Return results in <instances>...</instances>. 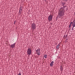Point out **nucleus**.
<instances>
[{"label": "nucleus", "mask_w": 75, "mask_h": 75, "mask_svg": "<svg viewBox=\"0 0 75 75\" xmlns=\"http://www.w3.org/2000/svg\"><path fill=\"white\" fill-rule=\"evenodd\" d=\"M67 7V6H62H62L60 7V9L59 11V17H62V16H63L64 15L65 13V7Z\"/></svg>", "instance_id": "1"}, {"label": "nucleus", "mask_w": 75, "mask_h": 75, "mask_svg": "<svg viewBox=\"0 0 75 75\" xmlns=\"http://www.w3.org/2000/svg\"><path fill=\"white\" fill-rule=\"evenodd\" d=\"M31 29L33 30H35L36 28V25L35 24V23H33L31 25Z\"/></svg>", "instance_id": "2"}, {"label": "nucleus", "mask_w": 75, "mask_h": 75, "mask_svg": "<svg viewBox=\"0 0 75 75\" xmlns=\"http://www.w3.org/2000/svg\"><path fill=\"white\" fill-rule=\"evenodd\" d=\"M28 55H30L31 54V49L30 48H29L27 52Z\"/></svg>", "instance_id": "3"}, {"label": "nucleus", "mask_w": 75, "mask_h": 75, "mask_svg": "<svg viewBox=\"0 0 75 75\" xmlns=\"http://www.w3.org/2000/svg\"><path fill=\"white\" fill-rule=\"evenodd\" d=\"M52 19V15H50L48 17V20L49 21H51Z\"/></svg>", "instance_id": "4"}, {"label": "nucleus", "mask_w": 75, "mask_h": 75, "mask_svg": "<svg viewBox=\"0 0 75 75\" xmlns=\"http://www.w3.org/2000/svg\"><path fill=\"white\" fill-rule=\"evenodd\" d=\"M72 26L73 27H75V20H74L73 22Z\"/></svg>", "instance_id": "5"}, {"label": "nucleus", "mask_w": 75, "mask_h": 75, "mask_svg": "<svg viewBox=\"0 0 75 75\" xmlns=\"http://www.w3.org/2000/svg\"><path fill=\"white\" fill-rule=\"evenodd\" d=\"M53 64H54V61H52L50 63V67H52V66H53Z\"/></svg>", "instance_id": "6"}, {"label": "nucleus", "mask_w": 75, "mask_h": 75, "mask_svg": "<svg viewBox=\"0 0 75 75\" xmlns=\"http://www.w3.org/2000/svg\"><path fill=\"white\" fill-rule=\"evenodd\" d=\"M16 44V43H14L12 45H11V47L12 48H14V47H15V45Z\"/></svg>", "instance_id": "7"}, {"label": "nucleus", "mask_w": 75, "mask_h": 75, "mask_svg": "<svg viewBox=\"0 0 75 75\" xmlns=\"http://www.w3.org/2000/svg\"><path fill=\"white\" fill-rule=\"evenodd\" d=\"M22 8H23V7L22 6H21L20 8L19 11V12L20 13H21V11H22Z\"/></svg>", "instance_id": "8"}, {"label": "nucleus", "mask_w": 75, "mask_h": 75, "mask_svg": "<svg viewBox=\"0 0 75 75\" xmlns=\"http://www.w3.org/2000/svg\"><path fill=\"white\" fill-rule=\"evenodd\" d=\"M59 46H60V44L58 45L56 47L57 49H59Z\"/></svg>", "instance_id": "9"}, {"label": "nucleus", "mask_w": 75, "mask_h": 75, "mask_svg": "<svg viewBox=\"0 0 75 75\" xmlns=\"http://www.w3.org/2000/svg\"><path fill=\"white\" fill-rule=\"evenodd\" d=\"M36 54H38V55H40V52L39 51H36Z\"/></svg>", "instance_id": "10"}, {"label": "nucleus", "mask_w": 75, "mask_h": 75, "mask_svg": "<svg viewBox=\"0 0 75 75\" xmlns=\"http://www.w3.org/2000/svg\"><path fill=\"white\" fill-rule=\"evenodd\" d=\"M67 35H65L64 36V38H65V39H66L67 38Z\"/></svg>", "instance_id": "11"}, {"label": "nucleus", "mask_w": 75, "mask_h": 75, "mask_svg": "<svg viewBox=\"0 0 75 75\" xmlns=\"http://www.w3.org/2000/svg\"><path fill=\"white\" fill-rule=\"evenodd\" d=\"M62 65H61L60 66V69L61 70V71H62V70H63V68H62Z\"/></svg>", "instance_id": "12"}, {"label": "nucleus", "mask_w": 75, "mask_h": 75, "mask_svg": "<svg viewBox=\"0 0 75 75\" xmlns=\"http://www.w3.org/2000/svg\"><path fill=\"white\" fill-rule=\"evenodd\" d=\"M36 51H39L40 52V49L39 48L38 49V50H36Z\"/></svg>", "instance_id": "13"}, {"label": "nucleus", "mask_w": 75, "mask_h": 75, "mask_svg": "<svg viewBox=\"0 0 75 75\" xmlns=\"http://www.w3.org/2000/svg\"><path fill=\"white\" fill-rule=\"evenodd\" d=\"M44 57L45 58H47V54H45L44 55Z\"/></svg>", "instance_id": "14"}, {"label": "nucleus", "mask_w": 75, "mask_h": 75, "mask_svg": "<svg viewBox=\"0 0 75 75\" xmlns=\"http://www.w3.org/2000/svg\"><path fill=\"white\" fill-rule=\"evenodd\" d=\"M62 4L63 6H64V5H65V3L63 2L62 3Z\"/></svg>", "instance_id": "15"}, {"label": "nucleus", "mask_w": 75, "mask_h": 75, "mask_svg": "<svg viewBox=\"0 0 75 75\" xmlns=\"http://www.w3.org/2000/svg\"><path fill=\"white\" fill-rule=\"evenodd\" d=\"M16 23V21H14V24H15Z\"/></svg>", "instance_id": "16"}, {"label": "nucleus", "mask_w": 75, "mask_h": 75, "mask_svg": "<svg viewBox=\"0 0 75 75\" xmlns=\"http://www.w3.org/2000/svg\"><path fill=\"white\" fill-rule=\"evenodd\" d=\"M73 23V22H71V23H70V25H71V24H72Z\"/></svg>", "instance_id": "17"}, {"label": "nucleus", "mask_w": 75, "mask_h": 75, "mask_svg": "<svg viewBox=\"0 0 75 75\" xmlns=\"http://www.w3.org/2000/svg\"><path fill=\"white\" fill-rule=\"evenodd\" d=\"M71 25H70H70H69V28H70L71 27Z\"/></svg>", "instance_id": "18"}, {"label": "nucleus", "mask_w": 75, "mask_h": 75, "mask_svg": "<svg viewBox=\"0 0 75 75\" xmlns=\"http://www.w3.org/2000/svg\"><path fill=\"white\" fill-rule=\"evenodd\" d=\"M68 40V39H67L65 40L66 41H67V40Z\"/></svg>", "instance_id": "19"}, {"label": "nucleus", "mask_w": 75, "mask_h": 75, "mask_svg": "<svg viewBox=\"0 0 75 75\" xmlns=\"http://www.w3.org/2000/svg\"><path fill=\"white\" fill-rule=\"evenodd\" d=\"M18 75H21V73H20Z\"/></svg>", "instance_id": "20"}, {"label": "nucleus", "mask_w": 75, "mask_h": 75, "mask_svg": "<svg viewBox=\"0 0 75 75\" xmlns=\"http://www.w3.org/2000/svg\"><path fill=\"white\" fill-rule=\"evenodd\" d=\"M72 30H74V27H73V26Z\"/></svg>", "instance_id": "21"}]
</instances>
